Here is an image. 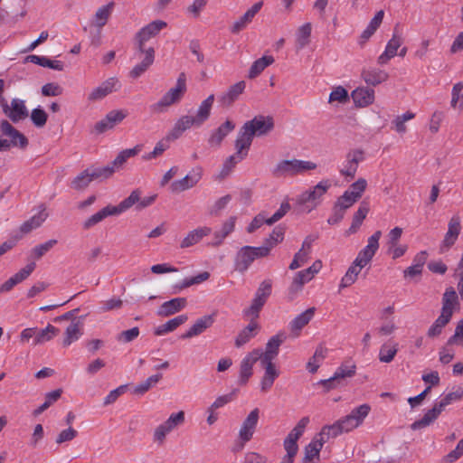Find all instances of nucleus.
<instances>
[{
  "instance_id": "nucleus-15",
  "label": "nucleus",
  "mask_w": 463,
  "mask_h": 463,
  "mask_svg": "<svg viewBox=\"0 0 463 463\" xmlns=\"http://www.w3.org/2000/svg\"><path fill=\"white\" fill-rule=\"evenodd\" d=\"M345 159V167L340 170V174L353 179L357 172L359 163L364 159V151L361 149L350 150L346 154Z\"/></svg>"
},
{
  "instance_id": "nucleus-48",
  "label": "nucleus",
  "mask_w": 463,
  "mask_h": 463,
  "mask_svg": "<svg viewBox=\"0 0 463 463\" xmlns=\"http://www.w3.org/2000/svg\"><path fill=\"white\" fill-rule=\"evenodd\" d=\"M209 278H210V273L208 271H203L194 277L187 278V279H184L182 282H179L175 285V287H174L175 289V292L176 293V292H179V291H181L186 288H189L193 285L200 284V283L207 280Z\"/></svg>"
},
{
  "instance_id": "nucleus-4",
  "label": "nucleus",
  "mask_w": 463,
  "mask_h": 463,
  "mask_svg": "<svg viewBox=\"0 0 463 463\" xmlns=\"http://www.w3.org/2000/svg\"><path fill=\"white\" fill-rule=\"evenodd\" d=\"M331 186L328 180H323L311 189L300 194L296 198V203L298 212L310 213L317 208L322 202L323 195Z\"/></svg>"
},
{
  "instance_id": "nucleus-57",
  "label": "nucleus",
  "mask_w": 463,
  "mask_h": 463,
  "mask_svg": "<svg viewBox=\"0 0 463 463\" xmlns=\"http://www.w3.org/2000/svg\"><path fill=\"white\" fill-rule=\"evenodd\" d=\"M286 340L284 333H279L273 335L266 344L265 353L277 356L280 345Z\"/></svg>"
},
{
  "instance_id": "nucleus-62",
  "label": "nucleus",
  "mask_w": 463,
  "mask_h": 463,
  "mask_svg": "<svg viewBox=\"0 0 463 463\" xmlns=\"http://www.w3.org/2000/svg\"><path fill=\"white\" fill-rule=\"evenodd\" d=\"M31 120L36 128H43L48 119V114L42 108H35L30 114Z\"/></svg>"
},
{
  "instance_id": "nucleus-14",
  "label": "nucleus",
  "mask_w": 463,
  "mask_h": 463,
  "mask_svg": "<svg viewBox=\"0 0 463 463\" xmlns=\"http://www.w3.org/2000/svg\"><path fill=\"white\" fill-rule=\"evenodd\" d=\"M260 418V410L255 408L252 410L246 419L243 420L239 430V438L243 442L250 441L255 432Z\"/></svg>"
},
{
  "instance_id": "nucleus-6",
  "label": "nucleus",
  "mask_w": 463,
  "mask_h": 463,
  "mask_svg": "<svg viewBox=\"0 0 463 463\" xmlns=\"http://www.w3.org/2000/svg\"><path fill=\"white\" fill-rule=\"evenodd\" d=\"M317 168V164L311 161L298 159L279 161L272 169L275 177L294 176Z\"/></svg>"
},
{
  "instance_id": "nucleus-5",
  "label": "nucleus",
  "mask_w": 463,
  "mask_h": 463,
  "mask_svg": "<svg viewBox=\"0 0 463 463\" xmlns=\"http://www.w3.org/2000/svg\"><path fill=\"white\" fill-rule=\"evenodd\" d=\"M0 151L6 152L12 147L24 149L28 146L27 137L16 129L7 119L0 122Z\"/></svg>"
},
{
  "instance_id": "nucleus-59",
  "label": "nucleus",
  "mask_w": 463,
  "mask_h": 463,
  "mask_svg": "<svg viewBox=\"0 0 463 463\" xmlns=\"http://www.w3.org/2000/svg\"><path fill=\"white\" fill-rule=\"evenodd\" d=\"M162 378L161 373L154 374L148 377L146 381L138 383L133 390V392L137 395L146 393L152 386L156 385Z\"/></svg>"
},
{
  "instance_id": "nucleus-35",
  "label": "nucleus",
  "mask_w": 463,
  "mask_h": 463,
  "mask_svg": "<svg viewBox=\"0 0 463 463\" xmlns=\"http://www.w3.org/2000/svg\"><path fill=\"white\" fill-rule=\"evenodd\" d=\"M370 211L369 203L365 201H363L358 210L354 213L353 216L352 224L349 227V229L345 232L346 235H351L359 230L360 226L362 225L364 220L366 218L368 213Z\"/></svg>"
},
{
  "instance_id": "nucleus-34",
  "label": "nucleus",
  "mask_w": 463,
  "mask_h": 463,
  "mask_svg": "<svg viewBox=\"0 0 463 463\" xmlns=\"http://www.w3.org/2000/svg\"><path fill=\"white\" fill-rule=\"evenodd\" d=\"M312 279L313 277H311L310 272L307 269H303L296 273L292 283L288 288L289 298L293 299L296 295L302 290L303 286Z\"/></svg>"
},
{
  "instance_id": "nucleus-25",
  "label": "nucleus",
  "mask_w": 463,
  "mask_h": 463,
  "mask_svg": "<svg viewBox=\"0 0 463 463\" xmlns=\"http://www.w3.org/2000/svg\"><path fill=\"white\" fill-rule=\"evenodd\" d=\"M235 128V124L227 119L217 129H215L208 139V143L212 147H219L222 140Z\"/></svg>"
},
{
  "instance_id": "nucleus-28",
  "label": "nucleus",
  "mask_w": 463,
  "mask_h": 463,
  "mask_svg": "<svg viewBox=\"0 0 463 463\" xmlns=\"http://www.w3.org/2000/svg\"><path fill=\"white\" fill-rule=\"evenodd\" d=\"M316 312L315 307H309L301 314L298 315L290 323L289 328L295 336H298L300 331L305 327L314 317Z\"/></svg>"
},
{
  "instance_id": "nucleus-13",
  "label": "nucleus",
  "mask_w": 463,
  "mask_h": 463,
  "mask_svg": "<svg viewBox=\"0 0 463 463\" xmlns=\"http://www.w3.org/2000/svg\"><path fill=\"white\" fill-rule=\"evenodd\" d=\"M448 405H449V403L443 397L439 402H436L430 410H428L421 419L414 421L411 425V429L417 430L429 427L439 418Z\"/></svg>"
},
{
  "instance_id": "nucleus-9",
  "label": "nucleus",
  "mask_w": 463,
  "mask_h": 463,
  "mask_svg": "<svg viewBox=\"0 0 463 463\" xmlns=\"http://www.w3.org/2000/svg\"><path fill=\"white\" fill-rule=\"evenodd\" d=\"M356 365L352 361H345L335 372L334 375L326 380H321L319 383L326 391L335 389L344 384L345 378H351L355 374Z\"/></svg>"
},
{
  "instance_id": "nucleus-37",
  "label": "nucleus",
  "mask_w": 463,
  "mask_h": 463,
  "mask_svg": "<svg viewBox=\"0 0 463 463\" xmlns=\"http://www.w3.org/2000/svg\"><path fill=\"white\" fill-rule=\"evenodd\" d=\"M324 444L325 440L316 435L312 441L305 448L303 463H312L315 458L319 459V452L321 451Z\"/></svg>"
},
{
  "instance_id": "nucleus-55",
  "label": "nucleus",
  "mask_w": 463,
  "mask_h": 463,
  "mask_svg": "<svg viewBox=\"0 0 463 463\" xmlns=\"http://www.w3.org/2000/svg\"><path fill=\"white\" fill-rule=\"evenodd\" d=\"M250 354L252 357L256 356V362L260 361V364L264 369L277 368L275 364L273 363V360L277 356L265 353L261 349H254L253 351L250 352Z\"/></svg>"
},
{
  "instance_id": "nucleus-51",
  "label": "nucleus",
  "mask_w": 463,
  "mask_h": 463,
  "mask_svg": "<svg viewBox=\"0 0 463 463\" xmlns=\"http://www.w3.org/2000/svg\"><path fill=\"white\" fill-rule=\"evenodd\" d=\"M343 430L337 422V420L331 425H325L320 432L317 434L318 438H322L325 440V443L327 442L330 439H335L339 435L343 434Z\"/></svg>"
},
{
  "instance_id": "nucleus-43",
  "label": "nucleus",
  "mask_w": 463,
  "mask_h": 463,
  "mask_svg": "<svg viewBox=\"0 0 463 463\" xmlns=\"http://www.w3.org/2000/svg\"><path fill=\"white\" fill-rule=\"evenodd\" d=\"M59 333H60V330L51 324H48L47 326L43 329H38L36 327V335L33 339V345H43L48 341H51Z\"/></svg>"
},
{
  "instance_id": "nucleus-49",
  "label": "nucleus",
  "mask_w": 463,
  "mask_h": 463,
  "mask_svg": "<svg viewBox=\"0 0 463 463\" xmlns=\"http://www.w3.org/2000/svg\"><path fill=\"white\" fill-rule=\"evenodd\" d=\"M95 177L91 175V171L90 169H86L83 172H81L80 175H78L72 181H71V188L81 191L84 190L89 186L90 182L94 180Z\"/></svg>"
},
{
  "instance_id": "nucleus-63",
  "label": "nucleus",
  "mask_w": 463,
  "mask_h": 463,
  "mask_svg": "<svg viewBox=\"0 0 463 463\" xmlns=\"http://www.w3.org/2000/svg\"><path fill=\"white\" fill-rule=\"evenodd\" d=\"M266 301L260 299V297L252 299L250 306L244 310V316L250 317L253 319L259 317V314L262 307H264Z\"/></svg>"
},
{
  "instance_id": "nucleus-31",
  "label": "nucleus",
  "mask_w": 463,
  "mask_h": 463,
  "mask_svg": "<svg viewBox=\"0 0 463 463\" xmlns=\"http://www.w3.org/2000/svg\"><path fill=\"white\" fill-rule=\"evenodd\" d=\"M83 335V323L81 321H71L66 327L62 345L70 346L72 343L78 341Z\"/></svg>"
},
{
  "instance_id": "nucleus-3",
  "label": "nucleus",
  "mask_w": 463,
  "mask_h": 463,
  "mask_svg": "<svg viewBox=\"0 0 463 463\" xmlns=\"http://www.w3.org/2000/svg\"><path fill=\"white\" fill-rule=\"evenodd\" d=\"M459 307L458 295L453 288H448L442 297V308L440 316L434 321L429 328L427 335L429 337L439 335L442 329L449 323L453 311Z\"/></svg>"
},
{
  "instance_id": "nucleus-23",
  "label": "nucleus",
  "mask_w": 463,
  "mask_h": 463,
  "mask_svg": "<svg viewBox=\"0 0 463 463\" xmlns=\"http://www.w3.org/2000/svg\"><path fill=\"white\" fill-rule=\"evenodd\" d=\"M187 305V300L184 298H175L171 300L164 302L157 310V315L162 317H170L182 309Z\"/></svg>"
},
{
  "instance_id": "nucleus-46",
  "label": "nucleus",
  "mask_w": 463,
  "mask_h": 463,
  "mask_svg": "<svg viewBox=\"0 0 463 463\" xmlns=\"http://www.w3.org/2000/svg\"><path fill=\"white\" fill-rule=\"evenodd\" d=\"M362 77L367 84L376 86L385 81L389 75L384 71L379 69H369L363 71Z\"/></svg>"
},
{
  "instance_id": "nucleus-64",
  "label": "nucleus",
  "mask_w": 463,
  "mask_h": 463,
  "mask_svg": "<svg viewBox=\"0 0 463 463\" xmlns=\"http://www.w3.org/2000/svg\"><path fill=\"white\" fill-rule=\"evenodd\" d=\"M348 100H349V96H348L347 90L342 86H337V87L334 88V90L331 91V93L329 95L328 102L333 103V102L336 101V102L345 104Z\"/></svg>"
},
{
  "instance_id": "nucleus-19",
  "label": "nucleus",
  "mask_w": 463,
  "mask_h": 463,
  "mask_svg": "<svg viewBox=\"0 0 463 463\" xmlns=\"http://www.w3.org/2000/svg\"><path fill=\"white\" fill-rule=\"evenodd\" d=\"M118 86V79L109 78L91 90V92L88 95V100L91 102L100 100L114 90H117Z\"/></svg>"
},
{
  "instance_id": "nucleus-40",
  "label": "nucleus",
  "mask_w": 463,
  "mask_h": 463,
  "mask_svg": "<svg viewBox=\"0 0 463 463\" xmlns=\"http://www.w3.org/2000/svg\"><path fill=\"white\" fill-rule=\"evenodd\" d=\"M118 211L115 206L108 205L99 211L98 213L91 215L90 218H88L84 223L83 227L84 229H90L92 226L98 224L101 221H103L108 216L117 215Z\"/></svg>"
},
{
  "instance_id": "nucleus-53",
  "label": "nucleus",
  "mask_w": 463,
  "mask_h": 463,
  "mask_svg": "<svg viewBox=\"0 0 463 463\" xmlns=\"http://www.w3.org/2000/svg\"><path fill=\"white\" fill-rule=\"evenodd\" d=\"M398 352V344H383L379 351V360L382 363H391Z\"/></svg>"
},
{
  "instance_id": "nucleus-50",
  "label": "nucleus",
  "mask_w": 463,
  "mask_h": 463,
  "mask_svg": "<svg viewBox=\"0 0 463 463\" xmlns=\"http://www.w3.org/2000/svg\"><path fill=\"white\" fill-rule=\"evenodd\" d=\"M142 149V145H137L133 148L122 150L111 162L115 168H120L129 157L137 156Z\"/></svg>"
},
{
  "instance_id": "nucleus-10",
  "label": "nucleus",
  "mask_w": 463,
  "mask_h": 463,
  "mask_svg": "<svg viewBox=\"0 0 463 463\" xmlns=\"http://www.w3.org/2000/svg\"><path fill=\"white\" fill-rule=\"evenodd\" d=\"M371 411L370 405L364 403L362 404L346 415L337 420L344 433L349 432L354 429L360 426L364 420L368 416Z\"/></svg>"
},
{
  "instance_id": "nucleus-36",
  "label": "nucleus",
  "mask_w": 463,
  "mask_h": 463,
  "mask_svg": "<svg viewBox=\"0 0 463 463\" xmlns=\"http://www.w3.org/2000/svg\"><path fill=\"white\" fill-rule=\"evenodd\" d=\"M354 104L358 107H366L374 100V90L370 88H357L352 92Z\"/></svg>"
},
{
  "instance_id": "nucleus-38",
  "label": "nucleus",
  "mask_w": 463,
  "mask_h": 463,
  "mask_svg": "<svg viewBox=\"0 0 463 463\" xmlns=\"http://www.w3.org/2000/svg\"><path fill=\"white\" fill-rule=\"evenodd\" d=\"M366 265L363 262H358V260H354L352 265L348 268L347 271L345 272V276L341 279L340 288H347L351 285H353L361 272L362 269L364 268Z\"/></svg>"
},
{
  "instance_id": "nucleus-26",
  "label": "nucleus",
  "mask_w": 463,
  "mask_h": 463,
  "mask_svg": "<svg viewBox=\"0 0 463 463\" xmlns=\"http://www.w3.org/2000/svg\"><path fill=\"white\" fill-rule=\"evenodd\" d=\"M262 5V1L254 4L242 16L233 23L231 32L232 33H239L241 30L246 28L256 14L261 9Z\"/></svg>"
},
{
  "instance_id": "nucleus-2",
  "label": "nucleus",
  "mask_w": 463,
  "mask_h": 463,
  "mask_svg": "<svg viewBox=\"0 0 463 463\" xmlns=\"http://www.w3.org/2000/svg\"><path fill=\"white\" fill-rule=\"evenodd\" d=\"M274 128V120L270 116L259 115L251 120L246 121L240 128L237 140L241 143V148L250 149L254 136H264L270 132Z\"/></svg>"
},
{
  "instance_id": "nucleus-32",
  "label": "nucleus",
  "mask_w": 463,
  "mask_h": 463,
  "mask_svg": "<svg viewBox=\"0 0 463 463\" xmlns=\"http://www.w3.org/2000/svg\"><path fill=\"white\" fill-rule=\"evenodd\" d=\"M201 179L200 173L186 175L180 180L174 181L170 185V190L174 194H178L194 187Z\"/></svg>"
},
{
  "instance_id": "nucleus-61",
  "label": "nucleus",
  "mask_w": 463,
  "mask_h": 463,
  "mask_svg": "<svg viewBox=\"0 0 463 463\" xmlns=\"http://www.w3.org/2000/svg\"><path fill=\"white\" fill-rule=\"evenodd\" d=\"M140 194L141 193L139 190H134L128 197L120 202V203L118 206H115L118 211V214L129 209L134 204L137 205L139 203Z\"/></svg>"
},
{
  "instance_id": "nucleus-42",
  "label": "nucleus",
  "mask_w": 463,
  "mask_h": 463,
  "mask_svg": "<svg viewBox=\"0 0 463 463\" xmlns=\"http://www.w3.org/2000/svg\"><path fill=\"white\" fill-rule=\"evenodd\" d=\"M258 329V323L251 320L250 324L246 327H244L236 336V347H241L242 345L247 344L251 338H253L256 335Z\"/></svg>"
},
{
  "instance_id": "nucleus-29",
  "label": "nucleus",
  "mask_w": 463,
  "mask_h": 463,
  "mask_svg": "<svg viewBox=\"0 0 463 463\" xmlns=\"http://www.w3.org/2000/svg\"><path fill=\"white\" fill-rule=\"evenodd\" d=\"M236 219L235 216H231L222 223L220 230L214 232L211 246L219 247L222 244L223 241L234 231Z\"/></svg>"
},
{
  "instance_id": "nucleus-16",
  "label": "nucleus",
  "mask_w": 463,
  "mask_h": 463,
  "mask_svg": "<svg viewBox=\"0 0 463 463\" xmlns=\"http://www.w3.org/2000/svg\"><path fill=\"white\" fill-rule=\"evenodd\" d=\"M382 236L381 231H376L372 236L368 238L367 245L359 251L356 256L358 262H363L367 265L373 260L374 254L379 249V240Z\"/></svg>"
},
{
  "instance_id": "nucleus-21",
  "label": "nucleus",
  "mask_w": 463,
  "mask_h": 463,
  "mask_svg": "<svg viewBox=\"0 0 463 463\" xmlns=\"http://www.w3.org/2000/svg\"><path fill=\"white\" fill-rule=\"evenodd\" d=\"M402 42V36L394 32L392 39L387 43L384 52L378 57L377 62L380 65H383L395 57Z\"/></svg>"
},
{
  "instance_id": "nucleus-20",
  "label": "nucleus",
  "mask_w": 463,
  "mask_h": 463,
  "mask_svg": "<svg viewBox=\"0 0 463 463\" xmlns=\"http://www.w3.org/2000/svg\"><path fill=\"white\" fill-rule=\"evenodd\" d=\"M212 233V228L208 226H200L190 231L181 241L179 248L184 250L193 247L199 243L204 237Z\"/></svg>"
},
{
  "instance_id": "nucleus-54",
  "label": "nucleus",
  "mask_w": 463,
  "mask_h": 463,
  "mask_svg": "<svg viewBox=\"0 0 463 463\" xmlns=\"http://www.w3.org/2000/svg\"><path fill=\"white\" fill-rule=\"evenodd\" d=\"M265 373L260 381V391L267 392L272 387L275 380L279 375V371L277 368L264 369Z\"/></svg>"
},
{
  "instance_id": "nucleus-24",
  "label": "nucleus",
  "mask_w": 463,
  "mask_h": 463,
  "mask_svg": "<svg viewBox=\"0 0 463 463\" xmlns=\"http://www.w3.org/2000/svg\"><path fill=\"white\" fill-rule=\"evenodd\" d=\"M213 323L214 317L213 315L203 316L198 318L190 329L181 335V338L187 339L197 336L211 327Z\"/></svg>"
},
{
  "instance_id": "nucleus-22",
  "label": "nucleus",
  "mask_w": 463,
  "mask_h": 463,
  "mask_svg": "<svg viewBox=\"0 0 463 463\" xmlns=\"http://www.w3.org/2000/svg\"><path fill=\"white\" fill-rule=\"evenodd\" d=\"M140 54H144V58L142 61L130 71L129 76L132 79L139 78L143 73H145L148 68L153 64L155 60V50L153 47H148L147 50L144 52H137Z\"/></svg>"
},
{
  "instance_id": "nucleus-17",
  "label": "nucleus",
  "mask_w": 463,
  "mask_h": 463,
  "mask_svg": "<svg viewBox=\"0 0 463 463\" xmlns=\"http://www.w3.org/2000/svg\"><path fill=\"white\" fill-rule=\"evenodd\" d=\"M241 143L236 139L235 140V148L236 153L234 155L230 156L225 162L223 163L222 168L220 172L219 177L221 179L225 178L230 175L233 167L241 160H243L248 155V148H241L240 146Z\"/></svg>"
},
{
  "instance_id": "nucleus-39",
  "label": "nucleus",
  "mask_w": 463,
  "mask_h": 463,
  "mask_svg": "<svg viewBox=\"0 0 463 463\" xmlns=\"http://www.w3.org/2000/svg\"><path fill=\"white\" fill-rule=\"evenodd\" d=\"M256 363V356L252 357L251 354L249 353L241 361L240 365V377L239 384L245 385L249 379L251 377L253 372L252 367Z\"/></svg>"
},
{
  "instance_id": "nucleus-30",
  "label": "nucleus",
  "mask_w": 463,
  "mask_h": 463,
  "mask_svg": "<svg viewBox=\"0 0 463 463\" xmlns=\"http://www.w3.org/2000/svg\"><path fill=\"white\" fill-rule=\"evenodd\" d=\"M253 254L250 251V246L241 248L235 257V269L241 273L245 272L254 261Z\"/></svg>"
},
{
  "instance_id": "nucleus-27",
  "label": "nucleus",
  "mask_w": 463,
  "mask_h": 463,
  "mask_svg": "<svg viewBox=\"0 0 463 463\" xmlns=\"http://www.w3.org/2000/svg\"><path fill=\"white\" fill-rule=\"evenodd\" d=\"M48 213L46 212L45 204L42 203L39 205V212L37 214L25 221L21 226L20 231L23 233H29L34 229L39 228L48 218Z\"/></svg>"
},
{
  "instance_id": "nucleus-12",
  "label": "nucleus",
  "mask_w": 463,
  "mask_h": 463,
  "mask_svg": "<svg viewBox=\"0 0 463 463\" xmlns=\"http://www.w3.org/2000/svg\"><path fill=\"white\" fill-rule=\"evenodd\" d=\"M167 24L162 20H156L143 27L137 33V52H144L147 50L146 47V42H147L150 38L156 36L159 32L165 28Z\"/></svg>"
},
{
  "instance_id": "nucleus-8",
  "label": "nucleus",
  "mask_w": 463,
  "mask_h": 463,
  "mask_svg": "<svg viewBox=\"0 0 463 463\" xmlns=\"http://www.w3.org/2000/svg\"><path fill=\"white\" fill-rule=\"evenodd\" d=\"M4 115L13 123H18L29 117V110L26 107L25 100L14 98L10 103L5 100L0 105Z\"/></svg>"
},
{
  "instance_id": "nucleus-44",
  "label": "nucleus",
  "mask_w": 463,
  "mask_h": 463,
  "mask_svg": "<svg viewBox=\"0 0 463 463\" xmlns=\"http://www.w3.org/2000/svg\"><path fill=\"white\" fill-rule=\"evenodd\" d=\"M275 61L273 56L264 55L261 58L256 60L250 66L248 78L255 79L258 77L267 67L271 65Z\"/></svg>"
},
{
  "instance_id": "nucleus-47",
  "label": "nucleus",
  "mask_w": 463,
  "mask_h": 463,
  "mask_svg": "<svg viewBox=\"0 0 463 463\" xmlns=\"http://www.w3.org/2000/svg\"><path fill=\"white\" fill-rule=\"evenodd\" d=\"M114 7V3L110 2L106 5L99 7L95 15H94V25L99 29L102 28L108 22L112 9Z\"/></svg>"
},
{
  "instance_id": "nucleus-60",
  "label": "nucleus",
  "mask_w": 463,
  "mask_h": 463,
  "mask_svg": "<svg viewBox=\"0 0 463 463\" xmlns=\"http://www.w3.org/2000/svg\"><path fill=\"white\" fill-rule=\"evenodd\" d=\"M311 30L312 27L310 23H307L298 28L297 35V43L299 49L304 48L309 43Z\"/></svg>"
},
{
  "instance_id": "nucleus-11",
  "label": "nucleus",
  "mask_w": 463,
  "mask_h": 463,
  "mask_svg": "<svg viewBox=\"0 0 463 463\" xmlns=\"http://www.w3.org/2000/svg\"><path fill=\"white\" fill-rule=\"evenodd\" d=\"M184 421V412L180 411L172 413L169 418L162 424L158 425L154 431V440L159 444H163L168 433L175 430Z\"/></svg>"
},
{
  "instance_id": "nucleus-56",
  "label": "nucleus",
  "mask_w": 463,
  "mask_h": 463,
  "mask_svg": "<svg viewBox=\"0 0 463 463\" xmlns=\"http://www.w3.org/2000/svg\"><path fill=\"white\" fill-rule=\"evenodd\" d=\"M450 106L463 110V82L461 81L452 87Z\"/></svg>"
},
{
  "instance_id": "nucleus-1",
  "label": "nucleus",
  "mask_w": 463,
  "mask_h": 463,
  "mask_svg": "<svg viewBox=\"0 0 463 463\" xmlns=\"http://www.w3.org/2000/svg\"><path fill=\"white\" fill-rule=\"evenodd\" d=\"M213 102L214 95L211 94L200 104L195 116H182L175 122L168 138L176 139L192 127L200 128L210 118Z\"/></svg>"
},
{
  "instance_id": "nucleus-33",
  "label": "nucleus",
  "mask_w": 463,
  "mask_h": 463,
  "mask_svg": "<svg viewBox=\"0 0 463 463\" xmlns=\"http://www.w3.org/2000/svg\"><path fill=\"white\" fill-rule=\"evenodd\" d=\"M245 87L246 82L244 80L238 81L232 85L227 92L220 97L221 104L224 107L232 106L233 102L238 99L240 95L243 93Z\"/></svg>"
},
{
  "instance_id": "nucleus-41",
  "label": "nucleus",
  "mask_w": 463,
  "mask_h": 463,
  "mask_svg": "<svg viewBox=\"0 0 463 463\" xmlns=\"http://www.w3.org/2000/svg\"><path fill=\"white\" fill-rule=\"evenodd\" d=\"M188 319V317L186 315H180L178 317H175L170 320H168L166 323L158 326L155 328V335H163L165 334H167L169 332L175 331L178 326L184 324Z\"/></svg>"
},
{
  "instance_id": "nucleus-45",
  "label": "nucleus",
  "mask_w": 463,
  "mask_h": 463,
  "mask_svg": "<svg viewBox=\"0 0 463 463\" xmlns=\"http://www.w3.org/2000/svg\"><path fill=\"white\" fill-rule=\"evenodd\" d=\"M26 61L42 67L50 68L59 71L64 70V63L62 61L57 60H50L45 56L29 55L26 57Z\"/></svg>"
},
{
  "instance_id": "nucleus-52",
  "label": "nucleus",
  "mask_w": 463,
  "mask_h": 463,
  "mask_svg": "<svg viewBox=\"0 0 463 463\" xmlns=\"http://www.w3.org/2000/svg\"><path fill=\"white\" fill-rule=\"evenodd\" d=\"M61 393L62 391L61 389H57L46 393L44 402L33 411V415L39 416L40 414H42L44 411H46L50 406H52L60 399Z\"/></svg>"
},
{
  "instance_id": "nucleus-18",
  "label": "nucleus",
  "mask_w": 463,
  "mask_h": 463,
  "mask_svg": "<svg viewBox=\"0 0 463 463\" xmlns=\"http://www.w3.org/2000/svg\"><path fill=\"white\" fill-rule=\"evenodd\" d=\"M35 269V263L31 262L24 268L20 269L17 273L8 279L5 283L0 286V294L9 292L14 286L25 280Z\"/></svg>"
},
{
  "instance_id": "nucleus-7",
  "label": "nucleus",
  "mask_w": 463,
  "mask_h": 463,
  "mask_svg": "<svg viewBox=\"0 0 463 463\" xmlns=\"http://www.w3.org/2000/svg\"><path fill=\"white\" fill-rule=\"evenodd\" d=\"M186 92V76L181 72L177 78L176 84L171 88L156 103L152 105V109L162 112L166 108L178 103Z\"/></svg>"
},
{
  "instance_id": "nucleus-58",
  "label": "nucleus",
  "mask_w": 463,
  "mask_h": 463,
  "mask_svg": "<svg viewBox=\"0 0 463 463\" xmlns=\"http://www.w3.org/2000/svg\"><path fill=\"white\" fill-rule=\"evenodd\" d=\"M308 423V417H303L302 419H300V420L291 430V431L288 434L285 439L297 443L298 439L303 435L304 430Z\"/></svg>"
}]
</instances>
